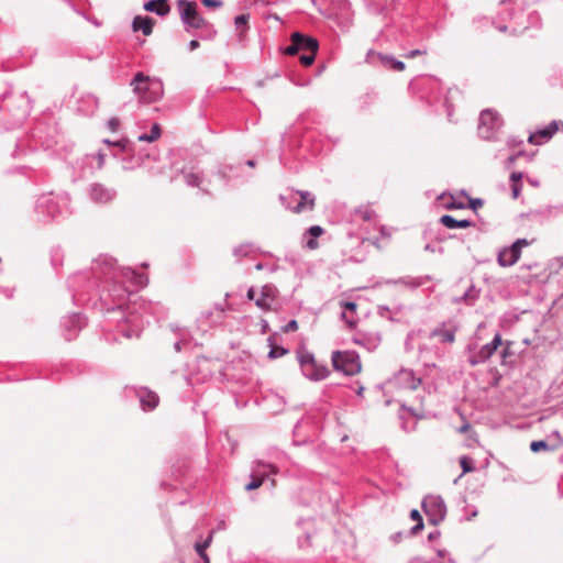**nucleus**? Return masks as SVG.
<instances>
[{
    "label": "nucleus",
    "instance_id": "nucleus-32",
    "mask_svg": "<svg viewBox=\"0 0 563 563\" xmlns=\"http://www.w3.org/2000/svg\"><path fill=\"white\" fill-rule=\"evenodd\" d=\"M256 251H257V249L253 243L246 242V243L240 244L239 246H235L233 249V255L235 257L242 258V257H246V256H250V255L256 253Z\"/></svg>",
    "mask_w": 563,
    "mask_h": 563
},
{
    "label": "nucleus",
    "instance_id": "nucleus-35",
    "mask_svg": "<svg viewBox=\"0 0 563 563\" xmlns=\"http://www.w3.org/2000/svg\"><path fill=\"white\" fill-rule=\"evenodd\" d=\"M558 448H559V445H556V444L551 445L547 440H537V441H532L530 443V450L533 453H539L541 451L553 452Z\"/></svg>",
    "mask_w": 563,
    "mask_h": 563
},
{
    "label": "nucleus",
    "instance_id": "nucleus-37",
    "mask_svg": "<svg viewBox=\"0 0 563 563\" xmlns=\"http://www.w3.org/2000/svg\"><path fill=\"white\" fill-rule=\"evenodd\" d=\"M508 247H504L498 252L497 261L498 264L503 267H510L515 265L517 262H511L510 253H508Z\"/></svg>",
    "mask_w": 563,
    "mask_h": 563
},
{
    "label": "nucleus",
    "instance_id": "nucleus-48",
    "mask_svg": "<svg viewBox=\"0 0 563 563\" xmlns=\"http://www.w3.org/2000/svg\"><path fill=\"white\" fill-rule=\"evenodd\" d=\"M84 100L88 103L90 108L89 112H93L98 108V98L93 95H87L86 97H84ZM86 113H88V111Z\"/></svg>",
    "mask_w": 563,
    "mask_h": 563
},
{
    "label": "nucleus",
    "instance_id": "nucleus-46",
    "mask_svg": "<svg viewBox=\"0 0 563 563\" xmlns=\"http://www.w3.org/2000/svg\"><path fill=\"white\" fill-rule=\"evenodd\" d=\"M374 99H375V97L371 93L363 95L358 100V102H360L358 108L365 109V108L369 107L374 102Z\"/></svg>",
    "mask_w": 563,
    "mask_h": 563
},
{
    "label": "nucleus",
    "instance_id": "nucleus-42",
    "mask_svg": "<svg viewBox=\"0 0 563 563\" xmlns=\"http://www.w3.org/2000/svg\"><path fill=\"white\" fill-rule=\"evenodd\" d=\"M317 53L318 52H308V53H302L299 57L300 59V63L303 65V66H310L314 63L316 60V56H317Z\"/></svg>",
    "mask_w": 563,
    "mask_h": 563
},
{
    "label": "nucleus",
    "instance_id": "nucleus-19",
    "mask_svg": "<svg viewBox=\"0 0 563 563\" xmlns=\"http://www.w3.org/2000/svg\"><path fill=\"white\" fill-rule=\"evenodd\" d=\"M277 296V288L272 284H266L261 288L260 297L255 299V305L267 311L271 309L273 302L275 301Z\"/></svg>",
    "mask_w": 563,
    "mask_h": 563
},
{
    "label": "nucleus",
    "instance_id": "nucleus-30",
    "mask_svg": "<svg viewBox=\"0 0 563 563\" xmlns=\"http://www.w3.org/2000/svg\"><path fill=\"white\" fill-rule=\"evenodd\" d=\"M341 306L343 308L342 319L349 324L350 328H354L356 324V319H354L353 314L356 312L357 303L354 301H342Z\"/></svg>",
    "mask_w": 563,
    "mask_h": 563
},
{
    "label": "nucleus",
    "instance_id": "nucleus-64",
    "mask_svg": "<svg viewBox=\"0 0 563 563\" xmlns=\"http://www.w3.org/2000/svg\"><path fill=\"white\" fill-rule=\"evenodd\" d=\"M470 206H471L472 209L476 210L478 207L483 206V200L479 199V198L472 199L471 202H470Z\"/></svg>",
    "mask_w": 563,
    "mask_h": 563
},
{
    "label": "nucleus",
    "instance_id": "nucleus-59",
    "mask_svg": "<svg viewBox=\"0 0 563 563\" xmlns=\"http://www.w3.org/2000/svg\"><path fill=\"white\" fill-rule=\"evenodd\" d=\"M522 178H523V173L522 172H512L510 174V181L512 184H520Z\"/></svg>",
    "mask_w": 563,
    "mask_h": 563
},
{
    "label": "nucleus",
    "instance_id": "nucleus-56",
    "mask_svg": "<svg viewBox=\"0 0 563 563\" xmlns=\"http://www.w3.org/2000/svg\"><path fill=\"white\" fill-rule=\"evenodd\" d=\"M405 537H409L408 532L398 531L390 536V540L395 543H399Z\"/></svg>",
    "mask_w": 563,
    "mask_h": 563
},
{
    "label": "nucleus",
    "instance_id": "nucleus-17",
    "mask_svg": "<svg viewBox=\"0 0 563 563\" xmlns=\"http://www.w3.org/2000/svg\"><path fill=\"white\" fill-rule=\"evenodd\" d=\"M135 396L139 398L143 410L148 411L157 407L159 398L156 393L147 387H132Z\"/></svg>",
    "mask_w": 563,
    "mask_h": 563
},
{
    "label": "nucleus",
    "instance_id": "nucleus-47",
    "mask_svg": "<svg viewBox=\"0 0 563 563\" xmlns=\"http://www.w3.org/2000/svg\"><path fill=\"white\" fill-rule=\"evenodd\" d=\"M510 253L511 262H518L521 255V249L518 245L512 243L510 246H507Z\"/></svg>",
    "mask_w": 563,
    "mask_h": 563
},
{
    "label": "nucleus",
    "instance_id": "nucleus-54",
    "mask_svg": "<svg viewBox=\"0 0 563 563\" xmlns=\"http://www.w3.org/2000/svg\"><path fill=\"white\" fill-rule=\"evenodd\" d=\"M424 54H427L426 49L416 48V49H411V51L407 52L404 55V57H406V58H413V57H417V56H420V55H424Z\"/></svg>",
    "mask_w": 563,
    "mask_h": 563
},
{
    "label": "nucleus",
    "instance_id": "nucleus-58",
    "mask_svg": "<svg viewBox=\"0 0 563 563\" xmlns=\"http://www.w3.org/2000/svg\"><path fill=\"white\" fill-rule=\"evenodd\" d=\"M201 3L208 8H220L222 5L220 0H201Z\"/></svg>",
    "mask_w": 563,
    "mask_h": 563
},
{
    "label": "nucleus",
    "instance_id": "nucleus-9",
    "mask_svg": "<svg viewBox=\"0 0 563 563\" xmlns=\"http://www.w3.org/2000/svg\"><path fill=\"white\" fill-rule=\"evenodd\" d=\"M421 507L429 525L439 526L446 516V505L440 495H428L422 499Z\"/></svg>",
    "mask_w": 563,
    "mask_h": 563
},
{
    "label": "nucleus",
    "instance_id": "nucleus-45",
    "mask_svg": "<svg viewBox=\"0 0 563 563\" xmlns=\"http://www.w3.org/2000/svg\"><path fill=\"white\" fill-rule=\"evenodd\" d=\"M106 153H103L102 151H99L97 154H89L87 155V158L88 159H96L97 161V168L98 169H101L104 165V158H106Z\"/></svg>",
    "mask_w": 563,
    "mask_h": 563
},
{
    "label": "nucleus",
    "instance_id": "nucleus-34",
    "mask_svg": "<svg viewBox=\"0 0 563 563\" xmlns=\"http://www.w3.org/2000/svg\"><path fill=\"white\" fill-rule=\"evenodd\" d=\"M410 518L416 521V525L410 528L408 536H416L424 528L423 519L418 509H412L410 511Z\"/></svg>",
    "mask_w": 563,
    "mask_h": 563
},
{
    "label": "nucleus",
    "instance_id": "nucleus-39",
    "mask_svg": "<svg viewBox=\"0 0 563 563\" xmlns=\"http://www.w3.org/2000/svg\"><path fill=\"white\" fill-rule=\"evenodd\" d=\"M103 143L109 145V146L118 147L123 153L131 152V148L129 147L130 142L128 140H125V139H122V140L115 141V142H112V141L108 140V139H104Z\"/></svg>",
    "mask_w": 563,
    "mask_h": 563
},
{
    "label": "nucleus",
    "instance_id": "nucleus-20",
    "mask_svg": "<svg viewBox=\"0 0 563 563\" xmlns=\"http://www.w3.org/2000/svg\"><path fill=\"white\" fill-rule=\"evenodd\" d=\"M352 341L367 351H374L380 343V335L378 332L366 333L358 331L353 335Z\"/></svg>",
    "mask_w": 563,
    "mask_h": 563
},
{
    "label": "nucleus",
    "instance_id": "nucleus-43",
    "mask_svg": "<svg viewBox=\"0 0 563 563\" xmlns=\"http://www.w3.org/2000/svg\"><path fill=\"white\" fill-rule=\"evenodd\" d=\"M211 542H212V533H210L205 541H202L200 543H196L195 549H196L197 554L198 555L205 554L207 548H209Z\"/></svg>",
    "mask_w": 563,
    "mask_h": 563
},
{
    "label": "nucleus",
    "instance_id": "nucleus-55",
    "mask_svg": "<svg viewBox=\"0 0 563 563\" xmlns=\"http://www.w3.org/2000/svg\"><path fill=\"white\" fill-rule=\"evenodd\" d=\"M308 233L312 238H319L323 233V229L320 225H312L308 229Z\"/></svg>",
    "mask_w": 563,
    "mask_h": 563
},
{
    "label": "nucleus",
    "instance_id": "nucleus-15",
    "mask_svg": "<svg viewBox=\"0 0 563 563\" xmlns=\"http://www.w3.org/2000/svg\"><path fill=\"white\" fill-rule=\"evenodd\" d=\"M86 325V318L79 312H73L62 319V332L67 341L74 340Z\"/></svg>",
    "mask_w": 563,
    "mask_h": 563
},
{
    "label": "nucleus",
    "instance_id": "nucleus-40",
    "mask_svg": "<svg viewBox=\"0 0 563 563\" xmlns=\"http://www.w3.org/2000/svg\"><path fill=\"white\" fill-rule=\"evenodd\" d=\"M268 341H269V343H272V339L271 338L268 339ZM287 353H288L287 349H285L283 346H279V345L271 344V349H269V352H268V357L272 358V360H275V358L284 356Z\"/></svg>",
    "mask_w": 563,
    "mask_h": 563
},
{
    "label": "nucleus",
    "instance_id": "nucleus-28",
    "mask_svg": "<svg viewBox=\"0 0 563 563\" xmlns=\"http://www.w3.org/2000/svg\"><path fill=\"white\" fill-rule=\"evenodd\" d=\"M439 222L446 229H451V230L466 229V228L473 225V222L471 220H468V219L457 220L451 214L441 216V218L439 219Z\"/></svg>",
    "mask_w": 563,
    "mask_h": 563
},
{
    "label": "nucleus",
    "instance_id": "nucleus-51",
    "mask_svg": "<svg viewBox=\"0 0 563 563\" xmlns=\"http://www.w3.org/2000/svg\"><path fill=\"white\" fill-rule=\"evenodd\" d=\"M298 330V322L292 319L290 321H288L284 328H283V331L286 332V333H289V332H295Z\"/></svg>",
    "mask_w": 563,
    "mask_h": 563
},
{
    "label": "nucleus",
    "instance_id": "nucleus-27",
    "mask_svg": "<svg viewBox=\"0 0 563 563\" xmlns=\"http://www.w3.org/2000/svg\"><path fill=\"white\" fill-rule=\"evenodd\" d=\"M154 21L152 18L145 15H136L132 22V29L134 32L142 31L145 36H148L153 32Z\"/></svg>",
    "mask_w": 563,
    "mask_h": 563
},
{
    "label": "nucleus",
    "instance_id": "nucleus-8",
    "mask_svg": "<svg viewBox=\"0 0 563 563\" xmlns=\"http://www.w3.org/2000/svg\"><path fill=\"white\" fill-rule=\"evenodd\" d=\"M331 361L333 368L346 376H353L362 369L360 355L355 351H334Z\"/></svg>",
    "mask_w": 563,
    "mask_h": 563
},
{
    "label": "nucleus",
    "instance_id": "nucleus-49",
    "mask_svg": "<svg viewBox=\"0 0 563 563\" xmlns=\"http://www.w3.org/2000/svg\"><path fill=\"white\" fill-rule=\"evenodd\" d=\"M249 14H239L234 18V24L240 27L242 25L246 26L249 22Z\"/></svg>",
    "mask_w": 563,
    "mask_h": 563
},
{
    "label": "nucleus",
    "instance_id": "nucleus-24",
    "mask_svg": "<svg viewBox=\"0 0 563 563\" xmlns=\"http://www.w3.org/2000/svg\"><path fill=\"white\" fill-rule=\"evenodd\" d=\"M134 310L139 311L140 314H152V316H158L163 311V306L158 302H153L145 299H140L139 302L134 301L133 303Z\"/></svg>",
    "mask_w": 563,
    "mask_h": 563
},
{
    "label": "nucleus",
    "instance_id": "nucleus-57",
    "mask_svg": "<svg viewBox=\"0 0 563 563\" xmlns=\"http://www.w3.org/2000/svg\"><path fill=\"white\" fill-rule=\"evenodd\" d=\"M431 280H433V277L431 275L418 276L417 280L415 282V286L421 287L422 285H424V283L431 282Z\"/></svg>",
    "mask_w": 563,
    "mask_h": 563
},
{
    "label": "nucleus",
    "instance_id": "nucleus-62",
    "mask_svg": "<svg viewBox=\"0 0 563 563\" xmlns=\"http://www.w3.org/2000/svg\"><path fill=\"white\" fill-rule=\"evenodd\" d=\"M517 159H518V157H517V155H516V154L510 155V156L507 158V161L505 162V167H506L507 169L512 168V167H514V165H515V162H516Z\"/></svg>",
    "mask_w": 563,
    "mask_h": 563
},
{
    "label": "nucleus",
    "instance_id": "nucleus-13",
    "mask_svg": "<svg viewBox=\"0 0 563 563\" xmlns=\"http://www.w3.org/2000/svg\"><path fill=\"white\" fill-rule=\"evenodd\" d=\"M318 49L319 42L316 37L301 32H294L290 36V45L284 48V53L287 55H296L299 52H318Z\"/></svg>",
    "mask_w": 563,
    "mask_h": 563
},
{
    "label": "nucleus",
    "instance_id": "nucleus-29",
    "mask_svg": "<svg viewBox=\"0 0 563 563\" xmlns=\"http://www.w3.org/2000/svg\"><path fill=\"white\" fill-rule=\"evenodd\" d=\"M479 294L481 290L472 283L462 296L453 298V302L456 305L466 303L473 306L479 298Z\"/></svg>",
    "mask_w": 563,
    "mask_h": 563
},
{
    "label": "nucleus",
    "instance_id": "nucleus-10",
    "mask_svg": "<svg viewBox=\"0 0 563 563\" xmlns=\"http://www.w3.org/2000/svg\"><path fill=\"white\" fill-rule=\"evenodd\" d=\"M282 205L294 212L312 210L314 207V196L309 191H290L287 195L279 196Z\"/></svg>",
    "mask_w": 563,
    "mask_h": 563
},
{
    "label": "nucleus",
    "instance_id": "nucleus-16",
    "mask_svg": "<svg viewBox=\"0 0 563 563\" xmlns=\"http://www.w3.org/2000/svg\"><path fill=\"white\" fill-rule=\"evenodd\" d=\"M394 383L399 388L413 390L421 384V378L417 377L412 369L401 368L397 374H395Z\"/></svg>",
    "mask_w": 563,
    "mask_h": 563
},
{
    "label": "nucleus",
    "instance_id": "nucleus-53",
    "mask_svg": "<svg viewBox=\"0 0 563 563\" xmlns=\"http://www.w3.org/2000/svg\"><path fill=\"white\" fill-rule=\"evenodd\" d=\"M161 125L158 123H154L151 128V132L148 133L154 141H156L161 136Z\"/></svg>",
    "mask_w": 563,
    "mask_h": 563
},
{
    "label": "nucleus",
    "instance_id": "nucleus-22",
    "mask_svg": "<svg viewBox=\"0 0 563 563\" xmlns=\"http://www.w3.org/2000/svg\"><path fill=\"white\" fill-rule=\"evenodd\" d=\"M558 130H559L558 122L555 120H553L543 129H540L534 133H531L528 137V142L531 144H541L542 142L539 141V139L548 141L556 133Z\"/></svg>",
    "mask_w": 563,
    "mask_h": 563
},
{
    "label": "nucleus",
    "instance_id": "nucleus-14",
    "mask_svg": "<svg viewBox=\"0 0 563 563\" xmlns=\"http://www.w3.org/2000/svg\"><path fill=\"white\" fill-rule=\"evenodd\" d=\"M365 62L369 65H380L388 70L402 71L406 67L402 60L397 59L391 54H384L374 49H368L365 56Z\"/></svg>",
    "mask_w": 563,
    "mask_h": 563
},
{
    "label": "nucleus",
    "instance_id": "nucleus-23",
    "mask_svg": "<svg viewBox=\"0 0 563 563\" xmlns=\"http://www.w3.org/2000/svg\"><path fill=\"white\" fill-rule=\"evenodd\" d=\"M172 331H174L177 335V340L174 342V350L175 352L179 353L183 351V349H186L191 343V335L188 330L181 329L179 327H176L174 324H170Z\"/></svg>",
    "mask_w": 563,
    "mask_h": 563
},
{
    "label": "nucleus",
    "instance_id": "nucleus-2",
    "mask_svg": "<svg viewBox=\"0 0 563 563\" xmlns=\"http://www.w3.org/2000/svg\"><path fill=\"white\" fill-rule=\"evenodd\" d=\"M526 0H500L501 10L498 19L503 22L496 25L500 32H507L509 29L514 35L522 34L529 29H540L541 18L538 12L533 11L527 15V25H523V8Z\"/></svg>",
    "mask_w": 563,
    "mask_h": 563
},
{
    "label": "nucleus",
    "instance_id": "nucleus-18",
    "mask_svg": "<svg viewBox=\"0 0 563 563\" xmlns=\"http://www.w3.org/2000/svg\"><path fill=\"white\" fill-rule=\"evenodd\" d=\"M89 196L95 202L107 203L114 199L117 191L113 188L107 187L99 183H95L89 187Z\"/></svg>",
    "mask_w": 563,
    "mask_h": 563
},
{
    "label": "nucleus",
    "instance_id": "nucleus-25",
    "mask_svg": "<svg viewBox=\"0 0 563 563\" xmlns=\"http://www.w3.org/2000/svg\"><path fill=\"white\" fill-rule=\"evenodd\" d=\"M456 328H445V323L434 328L430 332L431 338H439L442 343H453L455 341Z\"/></svg>",
    "mask_w": 563,
    "mask_h": 563
},
{
    "label": "nucleus",
    "instance_id": "nucleus-31",
    "mask_svg": "<svg viewBox=\"0 0 563 563\" xmlns=\"http://www.w3.org/2000/svg\"><path fill=\"white\" fill-rule=\"evenodd\" d=\"M145 158H150L148 153H145V154L140 153L137 156L131 155L129 157H123L122 158V169L123 170H132L136 167H140L144 163Z\"/></svg>",
    "mask_w": 563,
    "mask_h": 563
},
{
    "label": "nucleus",
    "instance_id": "nucleus-41",
    "mask_svg": "<svg viewBox=\"0 0 563 563\" xmlns=\"http://www.w3.org/2000/svg\"><path fill=\"white\" fill-rule=\"evenodd\" d=\"M460 465L462 467L463 474L471 473L475 470L474 461L465 455L460 457Z\"/></svg>",
    "mask_w": 563,
    "mask_h": 563
},
{
    "label": "nucleus",
    "instance_id": "nucleus-61",
    "mask_svg": "<svg viewBox=\"0 0 563 563\" xmlns=\"http://www.w3.org/2000/svg\"><path fill=\"white\" fill-rule=\"evenodd\" d=\"M517 155L518 158L520 157H526L527 161L531 162L534 157V153H527L526 151L523 150H520L518 151L517 153H515Z\"/></svg>",
    "mask_w": 563,
    "mask_h": 563
},
{
    "label": "nucleus",
    "instance_id": "nucleus-7",
    "mask_svg": "<svg viewBox=\"0 0 563 563\" xmlns=\"http://www.w3.org/2000/svg\"><path fill=\"white\" fill-rule=\"evenodd\" d=\"M180 20L187 33L194 34L192 30L203 29L209 26L207 21L200 15L197 9V3L189 0H178Z\"/></svg>",
    "mask_w": 563,
    "mask_h": 563
},
{
    "label": "nucleus",
    "instance_id": "nucleus-6",
    "mask_svg": "<svg viewBox=\"0 0 563 563\" xmlns=\"http://www.w3.org/2000/svg\"><path fill=\"white\" fill-rule=\"evenodd\" d=\"M478 121L477 132L481 139L486 141L498 140L504 121L497 112L485 109L481 112Z\"/></svg>",
    "mask_w": 563,
    "mask_h": 563
},
{
    "label": "nucleus",
    "instance_id": "nucleus-5",
    "mask_svg": "<svg viewBox=\"0 0 563 563\" xmlns=\"http://www.w3.org/2000/svg\"><path fill=\"white\" fill-rule=\"evenodd\" d=\"M297 360L302 375L310 380L319 382L325 379L330 374L328 366L318 362L314 355L306 349L297 351Z\"/></svg>",
    "mask_w": 563,
    "mask_h": 563
},
{
    "label": "nucleus",
    "instance_id": "nucleus-33",
    "mask_svg": "<svg viewBox=\"0 0 563 563\" xmlns=\"http://www.w3.org/2000/svg\"><path fill=\"white\" fill-rule=\"evenodd\" d=\"M183 178L187 186L189 187H199L202 183V176L200 173L194 172V170H183Z\"/></svg>",
    "mask_w": 563,
    "mask_h": 563
},
{
    "label": "nucleus",
    "instance_id": "nucleus-11",
    "mask_svg": "<svg viewBox=\"0 0 563 563\" xmlns=\"http://www.w3.org/2000/svg\"><path fill=\"white\" fill-rule=\"evenodd\" d=\"M503 343L501 334L497 332L493 340L482 345L481 347H473L472 345L467 346V362L471 366H476L478 364L485 363L488 361L494 353L496 352L497 347L500 346Z\"/></svg>",
    "mask_w": 563,
    "mask_h": 563
},
{
    "label": "nucleus",
    "instance_id": "nucleus-44",
    "mask_svg": "<svg viewBox=\"0 0 563 563\" xmlns=\"http://www.w3.org/2000/svg\"><path fill=\"white\" fill-rule=\"evenodd\" d=\"M70 8L73 11H75L77 14L81 15L82 18H85L87 21L91 22L92 24H95L96 26H100V22L97 20V19H90L88 18L82 11L78 10L75 5V3L73 2V0H64Z\"/></svg>",
    "mask_w": 563,
    "mask_h": 563
},
{
    "label": "nucleus",
    "instance_id": "nucleus-12",
    "mask_svg": "<svg viewBox=\"0 0 563 563\" xmlns=\"http://www.w3.org/2000/svg\"><path fill=\"white\" fill-rule=\"evenodd\" d=\"M279 470L276 465L256 461L252 466L251 481L245 485V490H254L263 485L272 475L278 474Z\"/></svg>",
    "mask_w": 563,
    "mask_h": 563
},
{
    "label": "nucleus",
    "instance_id": "nucleus-1",
    "mask_svg": "<svg viewBox=\"0 0 563 563\" xmlns=\"http://www.w3.org/2000/svg\"><path fill=\"white\" fill-rule=\"evenodd\" d=\"M115 263L113 257L100 255L92 262L90 271L76 273L68 278V289L76 305L91 307L100 312L119 311L120 320L132 324V328L120 332L131 339L139 336L141 329L135 324L134 312L125 314L123 308L126 299L137 288L146 286L147 277L130 267H117Z\"/></svg>",
    "mask_w": 563,
    "mask_h": 563
},
{
    "label": "nucleus",
    "instance_id": "nucleus-21",
    "mask_svg": "<svg viewBox=\"0 0 563 563\" xmlns=\"http://www.w3.org/2000/svg\"><path fill=\"white\" fill-rule=\"evenodd\" d=\"M15 102L18 103V108L13 115L16 121H23L29 118L33 109V101L27 92L24 91L16 96Z\"/></svg>",
    "mask_w": 563,
    "mask_h": 563
},
{
    "label": "nucleus",
    "instance_id": "nucleus-63",
    "mask_svg": "<svg viewBox=\"0 0 563 563\" xmlns=\"http://www.w3.org/2000/svg\"><path fill=\"white\" fill-rule=\"evenodd\" d=\"M440 536H441L440 530L435 529V530H433V531L429 532V534H428V540H429V541H434V540L439 539V538H440Z\"/></svg>",
    "mask_w": 563,
    "mask_h": 563
},
{
    "label": "nucleus",
    "instance_id": "nucleus-36",
    "mask_svg": "<svg viewBox=\"0 0 563 563\" xmlns=\"http://www.w3.org/2000/svg\"><path fill=\"white\" fill-rule=\"evenodd\" d=\"M416 280H417V277L406 276V277H400L397 279H388V280H386V284L387 285H404L408 288L416 289V288L420 287V286H415Z\"/></svg>",
    "mask_w": 563,
    "mask_h": 563
},
{
    "label": "nucleus",
    "instance_id": "nucleus-4",
    "mask_svg": "<svg viewBox=\"0 0 563 563\" xmlns=\"http://www.w3.org/2000/svg\"><path fill=\"white\" fill-rule=\"evenodd\" d=\"M133 92L143 103H154L162 99L164 85L159 78L150 77L139 71L130 82Z\"/></svg>",
    "mask_w": 563,
    "mask_h": 563
},
{
    "label": "nucleus",
    "instance_id": "nucleus-26",
    "mask_svg": "<svg viewBox=\"0 0 563 563\" xmlns=\"http://www.w3.org/2000/svg\"><path fill=\"white\" fill-rule=\"evenodd\" d=\"M144 10L157 14L158 16H165L170 11L168 0H150L144 3Z\"/></svg>",
    "mask_w": 563,
    "mask_h": 563
},
{
    "label": "nucleus",
    "instance_id": "nucleus-52",
    "mask_svg": "<svg viewBox=\"0 0 563 563\" xmlns=\"http://www.w3.org/2000/svg\"><path fill=\"white\" fill-rule=\"evenodd\" d=\"M120 126V120L118 118H110L108 121H107V128L111 131V132H115Z\"/></svg>",
    "mask_w": 563,
    "mask_h": 563
},
{
    "label": "nucleus",
    "instance_id": "nucleus-60",
    "mask_svg": "<svg viewBox=\"0 0 563 563\" xmlns=\"http://www.w3.org/2000/svg\"><path fill=\"white\" fill-rule=\"evenodd\" d=\"M521 192V184H511V196L517 199Z\"/></svg>",
    "mask_w": 563,
    "mask_h": 563
},
{
    "label": "nucleus",
    "instance_id": "nucleus-38",
    "mask_svg": "<svg viewBox=\"0 0 563 563\" xmlns=\"http://www.w3.org/2000/svg\"><path fill=\"white\" fill-rule=\"evenodd\" d=\"M355 216L364 221H372L376 217V212L369 207H360L355 210Z\"/></svg>",
    "mask_w": 563,
    "mask_h": 563
},
{
    "label": "nucleus",
    "instance_id": "nucleus-3",
    "mask_svg": "<svg viewBox=\"0 0 563 563\" xmlns=\"http://www.w3.org/2000/svg\"><path fill=\"white\" fill-rule=\"evenodd\" d=\"M69 201L67 194L54 195L49 192L40 196L35 203L37 220L47 222L64 217L68 213Z\"/></svg>",
    "mask_w": 563,
    "mask_h": 563
},
{
    "label": "nucleus",
    "instance_id": "nucleus-50",
    "mask_svg": "<svg viewBox=\"0 0 563 563\" xmlns=\"http://www.w3.org/2000/svg\"><path fill=\"white\" fill-rule=\"evenodd\" d=\"M523 143V140L518 136H509L507 139V146L509 148H515L516 146H520Z\"/></svg>",
    "mask_w": 563,
    "mask_h": 563
}]
</instances>
